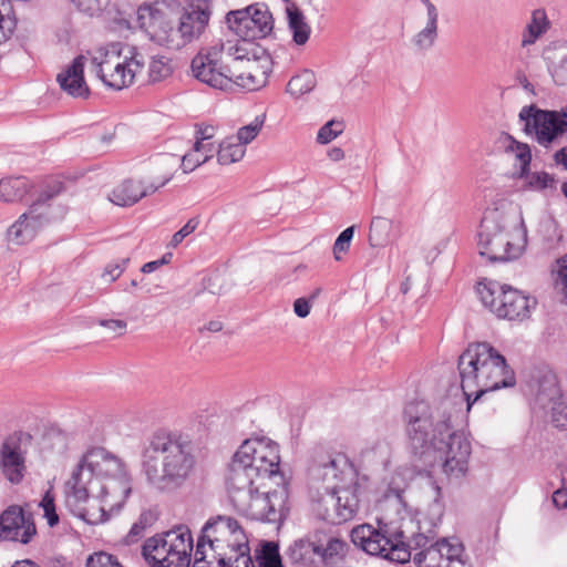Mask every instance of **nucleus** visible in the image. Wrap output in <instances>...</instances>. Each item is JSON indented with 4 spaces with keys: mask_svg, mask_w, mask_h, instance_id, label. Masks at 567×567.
Masks as SVG:
<instances>
[{
    "mask_svg": "<svg viewBox=\"0 0 567 567\" xmlns=\"http://www.w3.org/2000/svg\"><path fill=\"white\" fill-rule=\"evenodd\" d=\"M277 443L265 439H247L235 452L228 465L226 485L230 502L243 516L267 523L280 520L287 511L286 487L259 492L258 478H271L280 473Z\"/></svg>",
    "mask_w": 567,
    "mask_h": 567,
    "instance_id": "nucleus-1",
    "label": "nucleus"
},
{
    "mask_svg": "<svg viewBox=\"0 0 567 567\" xmlns=\"http://www.w3.org/2000/svg\"><path fill=\"white\" fill-rule=\"evenodd\" d=\"M454 416L455 410L446 402L433 409L420 400L405 404L402 421L413 454L433 453L449 478H462L468 471L472 445L465 432L454 427Z\"/></svg>",
    "mask_w": 567,
    "mask_h": 567,
    "instance_id": "nucleus-2",
    "label": "nucleus"
},
{
    "mask_svg": "<svg viewBox=\"0 0 567 567\" xmlns=\"http://www.w3.org/2000/svg\"><path fill=\"white\" fill-rule=\"evenodd\" d=\"M68 496L75 503L90 497L101 503L102 515L118 513L132 492L125 464L103 447L89 450L66 482Z\"/></svg>",
    "mask_w": 567,
    "mask_h": 567,
    "instance_id": "nucleus-3",
    "label": "nucleus"
},
{
    "mask_svg": "<svg viewBox=\"0 0 567 567\" xmlns=\"http://www.w3.org/2000/svg\"><path fill=\"white\" fill-rule=\"evenodd\" d=\"M196 465L193 443L181 435L158 431L142 452V472L147 484L161 493L185 485Z\"/></svg>",
    "mask_w": 567,
    "mask_h": 567,
    "instance_id": "nucleus-4",
    "label": "nucleus"
},
{
    "mask_svg": "<svg viewBox=\"0 0 567 567\" xmlns=\"http://www.w3.org/2000/svg\"><path fill=\"white\" fill-rule=\"evenodd\" d=\"M457 368L467 410L485 393L516 384L505 357L487 342L470 344L460 355Z\"/></svg>",
    "mask_w": 567,
    "mask_h": 567,
    "instance_id": "nucleus-5",
    "label": "nucleus"
},
{
    "mask_svg": "<svg viewBox=\"0 0 567 567\" xmlns=\"http://www.w3.org/2000/svg\"><path fill=\"white\" fill-rule=\"evenodd\" d=\"M527 246V227L520 216L513 224V214L501 207L487 208L477 231L480 255L488 262H509L518 259Z\"/></svg>",
    "mask_w": 567,
    "mask_h": 567,
    "instance_id": "nucleus-6",
    "label": "nucleus"
},
{
    "mask_svg": "<svg viewBox=\"0 0 567 567\" xmlns=\"http://www.w3.org/2000/svg\"><path fill=\"white\" fill-rule=\"evenodd\" d=\"M351 543L367 555L379 557L391 563L405 564L412 557V549H425L431 538L423 534H414L411 542H406L404 533L391 529L388 525L375 528L370 524L353 527L350 532Z\"/></svg>",
    "mask_w": 567,
    "mask_h": 567,
    "instance_id": "nucleus-7",
    "label": "nucleus"
},
{
    "mask_svg": "<svg viewBox=\"0 0 567 567\" xmlns=\"http://www.w3.org/2000/svg\"><path fill=\"white\" fill-rule=\"evenodd\" d=\"M65 190L59 177H47L37 187V199L7 230V239L17 245L31 241L45 225L62 218L66 208L53 205V199Z\"/></svg>",
    "mask_w": 567,
    "mask_h": 567,
    "instance_id": "nucleus-8",
    "label": "nucleus"
},
{
    "mask_svg": "<svg viewBox=\"0 0 567 567\" xmlns=\"http://www.w3.org/2000/svg\"><path fill=\"white\" fill-rule=\"evenodd\" d=\"M247 540L243 527L235 518L220 515L210 518L197 539L192 567H214L212 560H218L223 554Z\"/></svg>",
    "mask_w": 567,
    "mask_h": 567,
    "instance_id": "nucleus-9",
    "label": "nucleus"
},
{
    "mask_svg": "<svg viewBox=\"0 0 567 567\" xmlns=\"http://www.w3.org/2000/svg\"><path fill=\"white\" fill-rule=\"evenodd\" d=\"M193 537L188 527L178 526L145 540L142 555L151 567H189Z\"/></svg>",
    "mask_w": 567,
    "mask_h": 567,
    "instance_id": "nucleus-10",
    "label": "nucleus"
},
{
    "mask_svg": "<svg viewBox=\"0 0 567 567\" xmlns=\"http://www.w3.org/2000/svg\"><path fill=\"white\" fill-rule=\"evenodd\" d=\"M145 64L144 56L135 47L113 42L85 54H79L64 71H84V68L102 71L113 68V71H137Z\"/></svg>",
    "mask_w": 567,
    "mask_h": 567,
    "instance_id": "nucleus-11",
    "label": "nucleus"
},
{
    "mask_svg": "<svg viewBox=\"0 0 567 567\" xmlns=\"http://www.w3.org/2000/svg\"><path fill=\"white\" fill-rule=\"evenodd\" d=\"M477 291L484 306L488 307L498 318L523 320L529 317L536 300L508 285L496 281L480 284Z\"/></svg>",
    "mask_w": 567,
    "mask_h": 567,
    "instance_id": "nucleus-12",
    "label": "nucleus"
},
{
    "mask_svg": "<svg viewBox=\"0 0 567 567\" xmlns=\"http://www.w3.org/2000/svg\"><path fill=\"white\" fill-rule=\"evenodd\" d=\"M518 120L523 124V132L544 147L567 133V120L561 117L559 111L542 110L535 104L525 105L518 113Z\"/></svg>",
    "mask_w": 567,
    "mask_h": 567,
    "instance_id": "nucleus-13",
    "label": "nucleus"
},
{
    "mask_svg": "<svg viewBox=\"0 0 567 567\" xmlns=\"http://www.w3.org/2000/svg\"><path fill=\"white\" fill-rule=\"evenodd\" d=\"M358 484L332 487L321 498L324 506L322 519L332 524H341L352 519L359 509Z\"/></svg>",
    "mask_w": 567,
    "mask_h": 567,
    "instance_id": "nucleus-14",
    "label": "nucleus"
},
{
    "mask_svg": "<svg viewBox=\"0 0 567 567\" xmlns=\"http://www.w3.org/2000/svg\"><path fill=\"white\" fill-rule=\"evenodd\" d=\"M0 532L2 540L29 544L37 534L35 524L31 514L20 506L8 507L0 515Z\"/></svg>",
    "mask_w": 567,
    "mask_h": 567,
    "instance_id": "nucleus-15",
    "label": "nucleus"
},
{
    "mask_svg": "<svg viewBox=\"0 0 567 567\" xmlns=\"http://www.w3.org/2000/svg\"><path fill=\"white\" fill-rule=\"evenodd\" d=\"M195 79L212 89L220 91H235L236 89L248 92L257 91L266 85L269 73H193Z\"/></svg>",
    "mask_w": 567,
    "mask_h": 567,
    "instance_id": "nucleus-16",
    "label": "nucleus"
},
{
    "mask_svg": "<svg viewBox=\"0 0 567 567\" xmlns=\"http://www.w3.org/2000/svg\"><path fill=\"white\" fill-rule=\"evenodd\" d=\"M136 21L138 27L144 30L152 40L159 44L167 45L172 28L167 9L158 3L143 4L137 9Z\"/></svg>",
    "mask_w": 567,
    "mask_h": 567,
    "instance_id": "nucleus-17",
    "label": "nucleus"
},
{
    "mask_svg": "<svg viewBox=\"0 0 567 567\" xmlns=\"http://www.w3.org/2000/svg\"><path fill=\"white\" fill-rule=\"evenodd\" d=\"M462 553L463 546L460 543H450L443 538L415 553L413 563L417 567H446L452 558L460 557Z\"/></svg>",
    "mask_w": 567,
    "mask_h": 567,
    "instance_id": "nucleus-18",
    "label": "nucleus"
},
{
    "mask_svg": "<svg viewBox=\"0 0 567 567\" xmlns=\"http://www.w3.org/2000/svg\"><path fill=\"white\" fill-rule=\"evenodd\" d=\"M172 177L173 176L171 174L166 175L162 177L158 183H152L147 186H143L142 183L137 181L126 179L112 190L110 200L117 206H132L143 197L151 195L158 188L165 186Z\"/></svg>",
    "mask_w": 567,
    "mask_h": 567,
    "instance_id": "nucleus-19",
    "label": "nucleus"
},
{
    "mask_svg": "<svg viewBox=\"0 0 567 567\" xmlns=\"http://www.w3.org/2000/svg\"><path fill=\"white\" fill-rule=\"evenodd\" d=\"M207 25L208 22L204 21L203 18H196L185 11L181 16L177 27L172 24L166 47L169 49H181L185 47L199 38Z\"/></svg>",
    "mask_w": 567,
    "mask_h": 567,
    "instance_id": "nucleus-20",
    "label": "nucleus"
},
{
    "mask_svg": "<svg viewBox=\"0 0 567 567\" xmlns=\"http://www.w3.org/2000/svg\"><path fill=\"white\" fill-rule=\"evenodd\" d=\"M0 466L7 480L12 484L22 481L24 474V456L20 444L10 439L3 442L0 451Z\"/></svg>",
    "mask_w": 567,
    "mask_h": 567,
    "instance_id": "nucleus-21",
    "label": "nucleus"
},
{
    "mask_svg": "<svg viewBox=\"0 0 567 567\" xmlns=\"http://www.w3.org/2000/svg\"><path fill=\"white\" fill-rule=\"evenodd\" d=\"M228 55L234 61H246L248 69L268 70L271 64V58L268 52L252 40L241 39L237 44L229 48Z\"/></svg>",
    "mask_w": 567,
    "mask_h": 567,
    "instance_id": "nucleus-22",
    "label": "nucleus"
},
{
    "mask_svg": "<svg viewBox=\"0 0 567 567\" xmlns=\"http://www.w3.org/2000/svg\"><path fill=\"white\" fill-rule=\"evenodd\" d=\"M168 73H96L105 86L120 91L133 84L138 87L158 83L166 79Z\"/></svg>",
    "mask_w": 567,
    "mask_h": 567,
    "instance_id": "nucleus-23",
    "label": "nucleus"
},
{
    "mask_svg": "<svg viewBox=\"0 0 567 567\" xmlns=\"http://www.w3.org/2000/svg\"><path fill=\"white\" fill-rule=\"evenodd\" d=\"M426 8V25L412 38V44L420 51L429 50L437 38L439 13L430 0H421Z\"/></svg>",
    "mask_w": 567,
    "mask_h": 567,
    "instance_id": "nucleus-24",
    "label": "nucleus"
},
{
    "mask_svg": "<svg viewBox=\"0 0 567 567\" xmlns=\"http://www.w3.org/2000/svg\"><path fill=\"white\" fill-rule=\"evenodd\" d=\"M551 22L544 9H536L532 12L527 24L522 32L520 47L529 48L534 45L544 34L548 32Z\"/></svg>",
    "mask_w": 567,
    "mask_h": 567,
    "instance_id": "nucleus-25",
    "label": "nucleus"
},
{
    "mask_svg": "<svg viewBox=\"0 0 567 567\" xmlns=\"http://www.w3.org/2000/svg\"><path fill=\"white\" fill-rule=\"evenodd\" d=\"M224 44L216 42L202 48L192 60V71H219L223 68Z\"/></svg>",
    "mask_w": 567,
    "mask_h": 567,
    "instance_id": "nucleus-26",
    "label": "nucleus"
},
{
    "mask_svg": "<svg viewBox=\"0 0 567 567\" xmlns=\"http://www.w3.org/2000/svg\"><path fill=\"white\" fill-rule=\"evenodd\" d=\"M561 400V392L554 374H546L538 381L535 405L547 411Z\"/></svg>",
    "mask_w": 567,
    "mask_h": 567,
    "instance_id": "nucleus-27",
    "label": "nucleus"
},
{
    "mask_svg": "<svg viewBox=\"0 0 567 567\" xmlns=\"http://www.w3.org/2000/svg\"><path fill=\"white\" fill-rule=\"evenodd\" d=\"M35 186L25 176L2 178L0 181V197L8 203L19 202Z\"/></svg>",
    "mask_w": 567,
    "mask_h": 567,
    "instance_id": "nucleus-28",
    "label": "nucleus"
},
{
    "mask_svg": "<svg viewBox=\"0 0 567 567\" xmlns=\"http://www.w3.org/2000/svg\"><path fill=\"white\" fill-rule=\"evenodd\" d=\"M249 27L254 38L250 40L261 39L268 35L274 29V19L269 9L265 4L256 3L249 6Z\"/></svg>",
    "mask_w": 567,
    "mask_h": 567,
    "instance_id": "nucleus-29",
    "label": "nucleus"
},
{
    "mask_svg": "<svg viewBox=\"0 0 567 567\" xmlns=\"http://www.w3.org/2000/svg\"><path fill=\"white\" fill-rule=\"evenodd\" d=\"M286 13L293 42L298 45H303L309 40L311 28L306 22L302 11L292 3L286 8Z\"/></svg>",
    "mask_w": 567,
    "mask_h": 567,
    "instance_id": "nucleus-30",
    "label": "nucleus"
},
{
    "mask_svg": "<svg viewBox=\"0 0 567 567\" xmlns=\"http://www.w3.org/2000/svg\"><path fill=\"white\" fill-rule=\"evenodd\" d=\"M501 142L505 152L513 154L517 159L520 167V174H526L529 171L532 161V152L529 145L515 140L511 134L507 133L502 135Z\"/></svg>",
    "mask_w": 567,
    "mask_h": 567,
    "instance_id": "nucleus-31",
    "label": "nucleus"
},
{
    "mask_svg": "<svg viewBox=\"0 0 567 567\" xmlns=\"http://www.w3.org/2000/svg\"><path fill=\"white\" fill-rule=\"evenodd\" d=\"M56 82L62 91L73 97L86 99L90 95L84 73H58Z\"/></svg>",
    "mask_w": 567,
    "mask_h": 567,
    "instance_id": "nucleus-32",
    "label": "nucleus"
},
{
    "mask_svg": "<svg viewBox=\"0 0 567 567\" xmlns=\"http://www.w3.org/2000/svg\"><path fill=\"white\" fill-rule=\"evenodd\" d=\"M341 461L346 462L343 456H333L332 454L327 453L323 447L317 446L313 449L310 470L312 472L323 470V478H327L328 476L337 477V468Z\"/></svg>",
    "mask_w": 567,
    "mask_h": 567,
    "instance_id": "nucleus-33",
    "label": "nucleus"
},
{
    "mask_svg": "<svg viewBox=\"0 0 567 567\" xmlns=\"http://www.w3.org/2000/svg\"><path fill=\"white\" fill-rule=\"evenodd\" d=\"M257 567H285L279 553V545L275 542L265 540L255 549Z\"/></svg>",
    "mask_w": 567,
    "mask_h": 567,
    "instance_id": "nucleus-34",
    "label": "nucleus"
},
{
    "mask_svg": "<svg viewBox=\"0 0 567 567\" xmlns=\"http://www.w3.org/2000/svg\"><path fill=\"white\" fill-rule=\"evenodd\" d=\"M252 8L246 7L240 10L229 11L226 16V22L228 28L236 33L239 38L250 40L254 38V33L249 30V12Z\"/></svg>",
    "mask_w": 567,
    "mask_h": 567,
    "instance_id": "nucleus-35",
    "label": "nucleus"
},
{
    "mask_svg": "<svg viewBox=\"0 0 567 567\" xmlns=\"http://www.w3.org/2000/svg\"><path fill=\"white\" fill-rule=\"evenodd\" d=\"M246 153V147L235 137L224 140L217 153V161L220 165H229L239 162Z\"/></svg>",
    "mask_w": 567,
    "mask_h": 567,
    "instance_id": "nucleus-36",
    "label": "nucleus"
},
{
    "mask_svg": "<svg viewBox=\"0 0 567 567\" xmlns=\"http://www.w3.org/2000/svg\"><path fill=\"white\" fill-rule=\"evenodd\" d=\"M392 221L384 217H373L370 224L369 243L372 247H382L390 240Z\"/></svg>",
    "mask_w": 567,
    "mask_h": 567,
    "instance_id": "nucleus-37",
    "label": "nucleus"
},
{
    "mask_svg": "<svg viewBox=\"0 0 567 567\" xmlns=\"http://www.w3.org/2000/svg\"><path fill=\"white\" fill-rule=\"evenodd\" d=\"M317 84L315 73H296L287 84V93L293 97H300L310 93Z\"/></svg>",
    "mask_w": 567,
    "mask_h": 567,
    "instance_id": "nucleus-38",
    "label": "nucleus"
},
{
    "mask_svg": "<svg viewBox=\"0 0 567 567\" xmlns=\"http://www.w3.org/2000/svg\"><path fill=\"white\" fill-rule=\"evenodd\" d=\"M157 519V515L155 512L151 509L143 511L138 519L132 525L131 529L126 534L124 540L127 545L134 544L138 542L146 530V528L151 527Z\"/></svg>",
    "mask_w": 567,
    "mask_h": 567,
    "instance_id": "nucleus-39",
    "label": "nucleus"
},
{
    "mask_svg": "<svg viewBox=\"0 0 567 567\" xmlns=\"http://www.w3.org/2000/svg\"><path fill=\"white\" fill-rule=\"evenodd\" d=\"M17 28V18L11 4L0 0V44L11 38Z\"/></svg>",
    "mask_w": 567,
    "mask_h": 567,
    "instance_id": "nucleus-40",
    "label": "nucleus"
},
{
    "mask_svg": "<svg viewBox=\"0 0 567 567\" xmlns=\"http://www.w3.org/2000/svg\"><path fill=\"white\" fill-rule=\"evenodd\" d=\"M567 47L563 42H551L543 50V58L547 62L548 69L554 71L563 68L565 62V51Z\"/></svg>",
    "mask_w": 567,
    "mask_h": 567,
    "instance_id": "nucleus-41",
    "label": "nucleus"
},
{
    "mask_svg": "<svg viewBox=\"0 0 567 567\" xmlns=\"http://www.w3.org/2000/svg\"><path fill=\"white\" fill-rule=\"evenodd\" d=\"M265 113L257 115L251 123L238 130L235 138L246 147L247 144H249L257 137V135L259 134L265 124Z\"/></svg>",
    "mask_w": 567,
    "mask_h": 567,
    "instance_id": "nucleus-42",
    "label": "nucleus"
},
{
    "mask_svg": "<svg viewBox=\"0 0 567 567\" xmlns=\"http://www.w3.org/2000/svg\"><path fill=\"white\" fill-rule=\"evenodd\" d=\"M344 125L342 122L331 120L321 126L317 134V142L326 145L342 134Z\"/></svg>",
    "mask_w": 567,
    "mask_h": 567,
    "instance_id": "nucleus-43",
    "label": "nucleus"
},
{
    "mask_svg": "<svg viewBox=\"0 0 567 567\" xmlns=\"http://www.w3.org/2000/svg\"><path fill=\"white\" fill-rule=\"evenodd\" d=\"M355 226L352 225L344 230H342L339 236L337 237L334 244H333V257L337 261H340L342 259V254H346L349 251L351 241L354 236Z\"/></svg>",
    "mask_w": 567,
    "mask_h": 567,
    "instance_id": "nucleus-44",
    "label": "nucleus"
},
{
    "mask_svg": "<svg viewBox=\"0 0 567 567\" xmlns=\"http://www.w3.org/2000/svg\"><path fill=\"white\" fill-rule=\"evenodd\" d=\"M85 567H123L117 558L105 551H99L90 555Z\"/></svg>",
    "mask_w": 567,
    "mask_h": 567,
    "instance_id": "nucleus-45",
    "label": "nucleus"
},
{
    "mask_svg": "<svg viewBox=\"0 0 567 567\" xmlns=\"http://www.w3.org/2000/svg\"><path fill=\"white\" fill-rule=\"evenodd\" d=\"M210 158L209 154H205L200 156L199 152L195 151V147L193 148V152L184 154L179 161L181 166L184 171V173H190L199 165L206 163Z\"/></svg>",
    "mask_w": 567,
    "mask_h": 567,
    "instance_id": "nucleus-46",
    "label": "nucleus"
},
{
    "mask_svg": "<svg viewBox=\"0 0 567 567\" xmlns=\"http://www.w3.org/2000/svg\"><path fill=\"white\" fill-rule=\"evenodd\" d=\"M433 488L435 491V496H434L432 504L429 507V513H430V517H431V525L436 526L443 516L444 504L441 499V496H442L441 487L439 485L434 484Z\"/></svg>",
    "mask_w": 567,
    "mask_h": 567,
    "instance_id": "nucleus-47",
    "label": "nucleus"
},
{
    "mask_svg": "<svg viewBox=\"0 0 567 567\" xmlns=\"http://www.w3.org/2000/svg\"><path fill=\"white\" fill-rule=\"evenodd\" d=\"M187 12L196 18H203L204 21L209 22L212 16V2L210 0H192Z\"/></svg>",
    "mask_w": 567,
    "mask_h": 567,
    "instance_id": "nucleus-48",
    "label": "nucleus"
},
{
    "mask_svg": "<svg viewBox=\"0 0 567 567\" xmlns=\"http://www.w3.org/2000/svg\"><path fill=\"white\" fill-rule=\"evenodd\" d=\"M549 411L551 412V422L556 427H567V402L560 400Z\"/></svg>",
    "mask_w": 567,
    "mask_h": 567,
    "instance_id": "nucleus-49",
    "label": "nucleus"
},
{
    "mask_svg": "<svg viewBox=\"0 0 567 567\" xmlns=\"http://www.w3.org/2000/svg\"><path fill=\"white\" fill-rule=\"evenodd\" d=\"M553 184L554 177L546 172H537L528 176L529 187L536 190H543L547 187H551Z\"/></svg>",
    "mask_w": 567,
    "mask_h": 567,
    "instance_id": "nucleus-50",
    "label": "nucleus"
},
{
    "mask_svg": "<svg viewBox=\"0 0 567 567\" xmlns=\"http://www.w3.org/2000/svg\"><path fill=\"white\" fill-rule=\"evenodd\" d=\"M130 259L123 258L121 260L110 262L104 268L102 277L109 278V281H115L126 269Z\"/></svg>",
    "mask_w": 567,
    "mask_h": 567,
    "instance_id": "nucleus-51",
    "label": "nucleus"
},
{
    "mask_svg": "<svg viewBox=\"0 0 567 567\" xmlns=\"http://www.w3.org/2000/svg\"><path fill=\"white\" fill-rule=\"evenodd\" d=\"M40 505L43 508L44 517L47 518L49 526L50 527L55 526L59 523V515L56 514V511H55L53 497H51L50 494L47 493L43 496Z\"/></svg>",
    "mask_w": 567,
    "mask_h": 567,
    "instance_id": "nucleus-52",
    "label": "nucleus"
},
{
    "mask_svg": "<svg viewBox=\"0 0 567 567\" xmlns=\"http://www.w3.org/2000/svg\"><path fill=\"white\" fill-rule=\"evenodd\" d=\"M198 224L199 221L196 218H190L178 231L173 235L169 246L176 248L185 237L190 235L197 228Z\"/></svg>",
    "mask_w": 567,
    "mask_h": 567,
    "instance_id": "nucleus-53",
    "label": "nucleus"
},
{
    "mask_svg": "<svg viewBox=\"0 0 567 567\" xmlns=\"http://www.w3.org/2000/svg\"><path fill=\"white\" fill-rule=\"evenodd\" d=\"M71 2L82 12L94 16L102 11L103 3L101 0H71Z\"/></svg>",
    "mask_w": 567,
    "mask_h": 567,
    "instance_id": "nucleus-54",
    "label": "nucleus"
},
{
    "mask_svg": "<svg viewBox=\"0 0 567 567\" xmlns=\"http://www.w3.org/2000/svg\"><path fill=\"white\" fill-rule=\"evenodd\" d=\"M215 135V127L212 125L199 126L196 131V142H195V151L199 152L202 148H205L204 141H209Z\"/></svg>",
    "mask_w": 567,
    "mask_h": 567,
    "instance_id": "nucleus-55",
    "label": "nucleus"
},
{
    "mask_svg": "<svg viewBox=\"0 0 567 567\" xmlns=\"http://www.w3.org/2000/svg\"><path fill=\"white\" fill-rule=\"evenodd\" d=\"M311 305L307 298H298L293 302V311L297 317L306 318L310 313Z\"/></svg>",
    "mask_w": 567,
    "mask_h": 567,
    "instance_id": "nucleus-56",
    "label": "nucleus"
},
{
    "mask_svg": "<svg viewBox=\"0 0 567 567\" xmlns=\"http://www.w3.org/2000/svg\"><path fill=\"white\" fill-rule=\"evenodd\" d=\"M100 324L118 334H122L127 326L125 321L117 319L101 320Z\"/></svg>",
    "mask_w": 567,
    "mask_h": 567,
    "instance_id": "nucleus-57",
    "label": "nucleus"
},
{
    "mask_svg": "<svg viewBox=\"0 0 567 567\" xmlns=\"http://www.w3.org/2000/svg\"><path fill=\"white\" fill-rule=\"evenodd\" d=\"M553 504L559 509L567 508V486L554 492Z\"/></svg>",
    "mask_w": 567,
    "mask_h": 567,
    "instance_id": "nucleus-58",
    "label": "nucleus"
},
{
    "mask_svg": "<svg viewBox=\"0 0 567 567\" xmlns=\"http://www.w3.org/2000/svg\"><path fill=\"white\" fill-rule=\"evenodd\" d=\"M557 265L559 268L558 276L560 278L561 285L564 287V290H565L566 297H567V255L560 257L557 260Z\"/></svg>",
    "mask_w": 567,
    "mask_h": 567,
    "instance_id": "nucleus-59",
    "label": "nucleus"
},
{
    "mask_svg": "<svg viewBox=\"0 0 567 567\" xmlns=\"http://www.w3.org/2000/svg\"><path fill=\"white\" fill-rule=\"evenodd\" d=\"M167 62L168 59L165 56H154L148 71H161L162 68H165L167 65Z\"/></svg>",
    "mask_w": 567,
    "mask_h": 567,
    "instance_id": "nucleus-60",
    "label": "nucleus"
},
{
    "mask_svg": "<svg viewBox=\"0 0 567 567\" xmlns=\"http://www.w3.org/2000/svg\"><path fill=\"white\" fill-rule=\"evenodd\" d=\"M554 159L557 164H561L565 169H567V146L558 150L554 155Z\"/></svg>",
    "mask_w": 567,
    "mask_h": 567,
    "instance_id": "nucleus-61",
    "label": "nucleus"
},
{
    "mask_svg": "<svg viewBox=\"0 0 567 567\" xmlns=\"http://www.w3.org/2000/svg\"><path fill=\"white\" fill-rule=\"evenodd\" d=\"M328 157L333 162H339L344 158V151L341 147H332L328 151Z\"/></svg>",
    "mask_w": 567,
    "mask_h": 567,
    "instance_id": "nucleus-62",
    "label": "nucleus"
},
{
    "mask_svg": "<svg viewBox=\"0 0 567 567\" xmlns=\"http://www.w3.org/2000/svg\"><path fill=\"white\" fill-rule=\"evenodd\" d=\"M162 266V261L153 260L144 264L141 268V271L144 274H151L157 270Z\"/></svg>",
    "mask_w": 567,
    "mask_h": 567,
    "instance_id": "nucleus-63",
    "label": "nucleus"
},
{
    "mask_svg": "<svg viewBox=\"0 0 567 567\" xmlns=\"http://www.w3.org/2000/svg\"><path fill=\"white\" fill-rule=\"evenodd\" d=\"M11 567H41L31 559L17 560Z\"/></svg>",
    "mask_w": 567,
    "mask_h": 567,
    "instance_id": "nucleus-64",
    "label": "nucleus"
}]
</instances>
